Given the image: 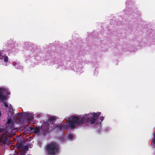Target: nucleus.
<instances>
[{
	"instance_id": "ddd939ff",
	"label": "nucleus",
	"mask_w": 155,
	"mask_h": 155,
	"mask_svg": "<svg viewBox=\"0 0 155 155\" xmlns=\"http://www.w3.org/2000/svg\"><path fill=\"white\" fill-rule=\"evenodd\" d=\"M14 155H25V152H21L18 153H16Z\"/></svg>"
},
{
	"instance_id": "2eb2a0df",
	"label": "nucleus",
	"mask_w": 155,
	"mask_h": 155,
	"mask_svg": "<svg viewBox=\"0 0 155 155\" xmlns=\"http://www.w3.org/2000/svg\"><path fill=\"white\" fill-rule=\"evenodd\" d=\"M68 138L70 140H72L73 138V135L72 134H70L68 135Z\"/></svg>"
},
{
	"instance_id": "6ab92c4d",
	"label": "nucleus",
	"mask_w": 155,
	"mask_h": 155,
	"mask_svg": "<svg viewBox=\"0 0 155 155\" xmlns=\"http://www.w3.org/2000/svg\"><path fill=\"white\" fill-rule=\"evenodd\" d=\"M0 57H2V53L1 51H0V59H2L3 58H0Z\"/></svg>"
},
{
	"instance_id": "6e6552de",
	"label": "nucleus",
	"mask_w": 155,
	"mask_h": 155,
	"mask_svg": "<svg viewBox=\"0 0 155 155\" xmlns=\"http://www.w3.org/2000/svg\"><path fill=\"white\" fill-rule=\"evenodd\" d=\"M57 119L58 118L57 116H50L48 117V119H47V121H46V122H47L49 123H53V122L57 120Z\"/></svg>"
},
{
	"instance_id": "20e7f679",
	"label": "nucleus",
	"mask_w": 155,
	"mask_h": 155,
	"mask_svg": "<svg viewBox=\"0 0 155 155\" xmlns=\"http://www.w3.org/2000/svg\"><path fill=\"white\" fill-rule=\"evenodd\" d=\"M10 93L8 91V89L4 87H0V100L2 103L4 104V106L5 108H8V105L5 102L6 96L10 95Z\"/></svg>"
},
{
	"instance_id": "5701e85b",
	"label": "nucleus",
	"mask_w": 155,
	"mask_h": 155,
	"mask_svg": "<svg viewBox=\"0 0 155 155\" xmlns=\"http://www.w3.org/2000/svg\"><path fill=\"white\" fill-rule=\"evenodd\" d=\"M99 116V115H98L97 116Z\"/></svg>"
},
{
	"instance_id": "1a4fd4ad",
	"label": "nucleus",
	"mask_w": 155,
	"mask_h": 155,
	"mask_svg": "<svg viewBox=\"0 0 155 155\" xmlns=\"http://www.w3.org/2000/svg\"><path fill=\"white\" fill-rule=\"evenodd\" d=\"M24 147L23 145V141H21L20 142H17L16 145V148L17 149H21V148Z\"/></svg>"
},
{
	"instance_id": "dca6fc26",
	"label": "nucleus",
	"mask_w": 155,
	"mask_h": 155,
	"mask_svg": "<svg viewBox=\"0 0 155 155\" xmlns=\"http://www.w3.org/2000/svg\"><path fill=\"white\" fill-rule=\"evenodd\" d=\"M152 143L153 144L154 146H155V136H154V138L153 139L152 142Z\"/></svg>"
},
{
	"instance_id": "a211bd4d",
	"label": "nucleus",
	"mask_w": 155,
	"mask_h": 155,
	"mask_svg": "<svg viewBox=\"0 0 155 155\" xmlns=\"http://www.w3.org/2000/svg\"><path fill=\"white\" fill-rule=\"evenodd\" d=\"M99 119L101 120V122L104 120V117L103 116H101V117H99Z\"/></svg>"
},
{
	"instance_id": "4be33fe9",
	"label": "nucleus",
	"mask_w": 155,
	"mask_h": 155,
	"mask_svg": "<svg viewBox=\"0 0 155 155\" xmlns=\"http://www.w3.org/2000/svg\"><path fill=\"white\" fill-rule=\"evenodd\" d=\"M154 136H155V133L154 134Z\"/></svg>"
},
{
	"instance_id": "7ed1b4c3",
	"label": "nucleus",
	"mask_w": 155,
	"mask_h": 155,
	"mask_svg": "<svg viewBox=\"0 0 155 155\" xmlns=\"http://www.w3.org/2000/svg\"><path fill=\"white\" fill-rule=\"evenodd\" d=\"M46 150L47 153L49 155H54L59 151V147L57 144L54 142L50 143L47 145Z\"/></svg>"
},
{
	"instance_id": "0eeeda50",
	"label": "nucleus",
	"mask_w": 155,
	"mask_h": 155,
	"mask_svg": "<svg viewBox=\"0 0 155 155\" xmlns=\"http://www.w3.org/2000/svg\"><path fill=\"white\" fill-rule=\"evenodd\" d=\"M66 128V125H64L63 124H61V125H56V127L54 129L57 131H61L62 130Z\"/></svg>"
},
{
	"instance_id": "423d86ee",
	"label": "nucleus",
	"mask_w": 155,
	"mask_h": 155,
	"mask_svg": "<svg viewBox=\"0 0 155 155\" xmlns=\"http://www.w3.org/2000/svg\"><path fill=\"white\" fill-rule=\"evenodd\" d=\"M40 129H41V131L45 133L48 132L53 130H51V128L48 126V125H46V122H45L42 123L41 127H40Z\"/></svg>"
},
{
	"instance_id": "9b49d317",
	"label": "nucleus",
	"mask_w": 155,
	"mask_h": 155,
	"mask_svg": "<svg viewBox=\"0 0 155 155\" xmlns=\"http://www.w3.org/2000/svg\"><path fill=\"white\" fill-rule=\"evenodd\" d=\"M30 130L32 131L34 133L37 134L39 132V131L40 130V128L39 127H35L34 129H33L31 127H30L29 128Z\"/></svg>"
},
{
	"instance_id": "412c9836",
	"label": "nucleus",
	"mask_w": 155,
	"mask_h": 155,
	"mask_svg": "<svg viewBox=\"0 0 155 155\" xmlns=\"http://www.w3.org/2000/svg\"><path fill=\"white\" fill-rule=\"evenodd\" d=\"M19 115H21V114H18Z\"/></svg>"
},
{
	"instance_id": "9d476101",
	"label": "nucleus",
	"mask_w": 155,
	"mask_h": 155,
	"mask_svg": "<svg viewBox=\"0 0 155 155\" xmlns=\"http://www.w3.org/2000/svg\"><path fill=\"white\" fill-rule=\"evenodd\" d=\"M47 125L48 127L51 128V130L54 129L55 126L54 125V122L49 123L47 122Z\"/></svg>"
},
{
	"instance_id": "f257e3e1",
	"label": "nucleus",
	"mask_w": 155,
	"mask_h": 155,
	"mask_svg": "<svg viewBox=\"0 0 155 155\" xmlns=\"http://www.w3.org/2000/svg\"><path fill=\"white\" fill-rule=\"evenodd\" d=\"M97 118V114L95 113L85 115L82 117L73 116L68 120V124L71 129H73L75 127L81 126L87 122L93 124Z\"/></svg>"
},
{
	"instance_id": "aec40b11",
	"label": "nucleus",
	"mask_w": 155,
	"mask_h": 155,
	"mask_svg": "<svg viewBox=\"0 0 155 155\" xmlns=\"http://www.w3.org/2000/svg\"><path fill=\"white\" fill-rule=\"evenodd\" d=\"M1 115V111H0V117Z\"/></svg>"
},
{
	"instance_id": "f03ea898",
	"label": "nucleus",
	"mask_w": 155,
	"mask_h": 155,
	"mask_svg": "<svg viewBox=\"0 0 155 155\" xmlns=\"http://www.w3.org/2000/svg\"><path fill=\"white\" fill-rule=\"evenodd\" d=\"M6 127L1 133L0 137V142L5 144H8V138L9 134L11 131L14 130V125L10 119H9L6 124Z\"/></svg>"
},
{
	"instance_id": "4468645a",
	"label": "nucleus",
	"mask_w": 155,
	"mask_h": 155,
	"mask_svg": "<svg viewBox=\"0 0 155 155\" xmlns=\"http://www.w3.org/2000/svg\"><path fill=\"white\" fill-rule=\"evenodd\" d=\"M4 57V61L5 62H7L8 61V58L7 56H2Z\"/></svg>"
},
{
	"instance_id": "f8f14e48",
	"label": "nucleus",
	"mask_w": 155,
	"mask_h": 155,
	"mask_svg": "<svg viewBox=\"0 0 155 155\" xmlns=\"http://www.w3.org/2000/svg\"><path fill=\"white\" fill-rule=\"evenodd\" d=\"M21 149L22 150H23V152H25V151H27L28 150V147L27 145H25L24 146V147L21 148V149Z\"/></svg>"
},
{
	"instance_id": "f3484780",
	"label": "nucleus",
	"mask_w": 155,
	"mask_h": 155,
	"mask_svg": "<svg viewBox=\"0 0 155 155\" xmlns=\"http://www.w3.org/2000/svg\"><path fill=\"white\" fill-rule=\"evenodd\" d=\"M9 109V110L10 111H11L12 110V107H11V105L10 104L9 106H8V108H7Z\"/></svg>"
},
{
	"instance_id": "39448f33",
	"label": "nucleus",
	"mask_w": 155,
	"mask_h": 155,
	"mask_svg": "<svg viewBox=\"0 0 155 155\" xmlns=\"http://www.w3.org/2000/svg\"><path fill=\"white\" fill-rule=\"evenodd\" d=\"M24 118H25L26 120L28 121H32L34 119V117L32 115L29 113L27 112L24 114L23 115L20 116V117H18L16 120H18L19 122L21 123L24 121L23 119Z\"/></svg>"
}]
</instances>
